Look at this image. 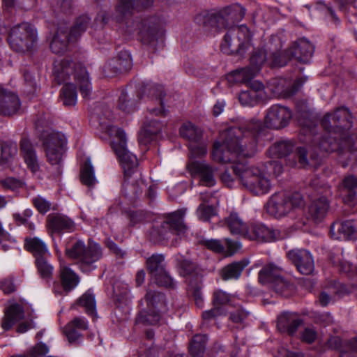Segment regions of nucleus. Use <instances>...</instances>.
<instances>
[{
    "instance_id": "63",
    "label": "nucleus",
    "mask_w": 357,
    "mask_h": 357,
    "mask_svg": "<svg viewBox=\"0 0 357 357\" xmlns=\"http://www.w3.org/2000/svg\"><path fill=\"white\" fill-rule=\"evenodd\" d=\"M24 80L26 86V91L29 93H34L36 87V82L33 75L25 70L23 73Z\"/></svg>"
},
{
    "instance_id": "60",
    "label": "nucleus",
    "mask_w": 357,
    "mask_h": 357,
    "mask_svg": "<svg viewBox=\"0 0 357 357\" xmlns=\"http://www.w3.org/2000/svg\"><path fill=\"white\" fill-rule=\"evenodd\" d=\"M191 158L202 157L206 154V146L204 144L192 143L189 146Z\"/></svg>"
},
{
    "instance_id": "62",
    "label": "nucleus",
    "mask_w": 357,
    "mask_h": 357,
    "mask_svg": "<svg viewBox=\"0 0 357 357\" xmlns=\"http://www.w3.org/2000/svg\"><path fill=\"white\" fill-rule=\"evenodd\" d=\"M49 349L45 344L39 343L32 347L28 354L29 357H45Z\"/></svg>"
},
{
    "instance_id": "1",
    "label": "nucleus",
    "mask_w": 357,
    "mask_h": 357,
    "mask_svg": "<svg viewBox=\"0 0 357 357\" xmlns=\"http://www.w3.org/2000/svg\"><path fill=\"white\" fill-rule=\"evenodd\" d=\"M261 128L260 120L253 119L239 127H230L220 132L221 142L213 144L212 158L221 162H234L220 176L222 182L229 188L234 185L239 176L233 172L234 167L245 163L236 162L237 156L251 157L255 152L257 135Z\"/></svg>"
},
{
    "instance_id": "39",
    "label": "nucleus",
    "mask_w": 357,
    "mask_h": 357,
    "mask_svg": "<svg viewBox=\"0 0 357 357\" xmlns=\"http://www.w3.org/2000/svg\"><path fill=\"white\" fill-rule=\"evenodd\" d=\"M24 318L22 307L18 304L11 305L6 311L1 321V327L4 331H9L13 325Z\"/></svg>"
},
{
    "instance_id": "21",
    "label": "nucleus",
    "mask_w": 357,
    "mask_h": 357,
    "mask_svg": "<svg viewBox=\"0 0 357 357\" xmlns=\"http://www.w3.org/2000/svg\"><path fill=\"white\" fill-rule=\"evenodd\" d=\"M132 66L130 53L126 50H121L117 55L110 59L104 66L107 76H113L118 73L127 72Z\"/></svg>"
},
{
    "instance_id": "43",
    "label": "nucleus",
    "mask_w": 357,
    "mask_h": 357,
    "mask_svg": "<svg viewBox=\"0 0 357 357\" xmlns=\"http://www.w3.org/2000/svg\"><path fill=\"white\" fill-rule=\"evenodd\" d=\"M208 337L206 335L197 334L192 337L189 344V352L193 357H202L205 350Z\"/></svg>"
},
{
    "instance_id": "55",
    "label": "nucleus",
    "mask_w": 357,
    "mask_h": 357,
    "mask_svg": "<svg viewBox=\"0 0 357 357\" xmlns=\"http://www.w3.org/2000/svg\"><path fill=\"white\" fill-rule=\"evenodd\" d=\"M152 278L158 286L164 287L166 288L174 287V282L165 269H164L162 273H159L158 275H155Z\"/></svg>"
},
{
    "instance_id": "26",
    "label": "nucleus",
    "mask_w": 357,
    "mask_h": 357,
    "mask_svg": "<svg viewBox=\"0 0 357 357\" xmlns=\"http://www.w3.org/2000/svg\"><path fill=\"white\" fill-rule=\"evenodd\" d=\"M330 233L331 236L335 239L356 238L357 220L335 222L331 225Z\"/></svg>"
},
{
    "instance_id": "16",
    "label": "nucleus",
    "mask_w": 357,
    "mask_h": 357,
    "mask_svg": "<svg viewBox=\"0 0 357 357\" xmlns=\"http://www.w3.org/2000/svg\"><path fill=\"white\" fill-rule=\"evenodd\" d=\"M186 209L181 208L170 213L161 225V229L157 231L159 234L158 241H163L170 238L171 234L178 236L185 233L187 227L183 222V217Z\"/></svg>"
},
{
    "instance_id": "31",
    "label": "nucleus",
    "mask_w": 357,
    "mask_h": 357,
    "mask_svg": "<svg viewBox=\"0 0 357 357\" xmlns=\"http://www.w3.org/2000/svg\"><path fill=\"white\" fill-rule=\"evenodd\" d=\"M330 204L324 196L314 199L308 208V215L314 222L322 221L326 216Z\"/></svg>"
},
{
    "instance_id": "27",
    "label": "nucleus",
    "mask_w": 357,
    "mask_h": 357,
    "mask_svg": "<svg viewBox=\"0 0 357 357\" xmlns=\"http://www.w3.org/2000/svg\"><path fill=\"white\" fill-rule=\"evenodd\" d=\"M20 107V101L18 96L0 87V114L13 115Z\"/></svg>"
},
{
    "instance_id": "61",
    "label": "nucleus",
    "mask_w": 357,
    "mask_h": 357,
    "mask_svg": "<svg viewBox=\"0 0 357 357\" xmlns=\"http://www.w3.org/2000/svg\"><path fill=\"white\" fill-rule=\"evenodd\" d=\"M189 291H190L192 296L194 298L196 305L198 307H202L203 298L201 293V287L198 284L194 286L192 281H190L189 284Z\"/></svg>"
},
{
    "instance_id": "20",
    "label": "nucleus",
    "mask_w": 357,
    "mask_h": 357,
    "mask_svg": "<svg viewBox=\"0 0 357 357\" xmlns=\"http://www.w3.org/2000/svg\"><path fill=\"white\" fill-rule=\"evenodd\" d=\"M314 46L306 38H302L296 40L282 56H287L288 61L294 58L301 63H307L314 52Z\"/></svg>"
},
{
    "instance_id": "42",
    "label": "nucleus",
    "mask_w": 357,
    "mask_h": 357,
    "mask_svg": "<svg viewBox=\"0 0 357 357\" xmlns=\"http://www.w3.org/2000/svg\"><path fill=\"white\" fill-rule=\"evenodd\" d=\"M149 94L152 97L155 98V100L158 102L159 108L156 107H149L148 110L151 115L162 116H165L167 114V111L164 109L163 98L165 96L163 86L161 85H154L149 89Z\"/></svg>"
},
{
    "instance_id": "49",
    "label": "nucleus",
    "mask_w": 357,
    "mask_h": 357,
    "mask_svg": "<svg viewBox=\"0 0 357 357\" xmlns=\"http://www.w3.org/2000/svg\"><path fill=\"white\" fill-rule=\"evenodd\" d=\"M80 178L82 183L88 187L93 186L96 183L94 169L89 159L86 160L82 167Z\"/></svg>"
},
{
    "instance_id": "18",
    "label": "nucleus",
    "mask_w": 357,
    "mask_h": 357,
    "mask_svg": "<svg viewBox=\"0 0 357 357\" xmlns=\"http://www.w3.org/2000/svg\"><path fill=\"white\" fill-rule=\"evenodd\" d=\"M291 118V111L280 105L270 107L264 116V124L267 128L281 129L287 126Z\"/></svg>"
},
{
    "instance_id": "34",
    "label": "nucleus",
    "mask_w": 357,
    "mask_h": 357,
    "mask_svg": "<svg viewBox=\"0 0 357 357\" xmlns=\"http://www.w3.org/2000/svg\"><path fill=\"white\" fill-rule=\"evenodd\" d=\"M225 224L233 235L247 238L249 227L238 213H232L225 219Z\"/></svg>"
},
{
    "instance_id": "57",
    "label": "nucleus",
    "mask_w": 357,
    "mask_h": 357,
    "mask_svg": "<svg viewBox=\"0 0 357 357\" xmlns=\"http://www.w3.org/2000/svg\"><path fill=\"white\" fill-rule=\"evenodd\" d=\"M349 340H347L344 342L342 341V340L339 337H331L328 340L327 344L328 347L332 349L339 350L340 354L342 351H351V349L347 345V343L349 342Z\"/></svg>"
},
{
    "instance_id": "29",
    "label": "nucleus",
    "mask_w": 357,
    "mask_h": 357,
    "mask_svg": "<svg viewBox=\"0 0 357 357\" xmlns=\"http://www.w3.org/2000/svg\"><path fill=\"white\" fill-rule=\"evenodd\" d=\"M338 139H339L336 136L324 137L319 142V149L325 152H331L335 151L338 146L341 144L342 146L347 148L350 151L357 150V144L353 141V137H344L341 143L337 142Z\"/></svg>"
},
{
    "instance_id": "13",
    "label": "nucleus",
    "mask_w": 357,
    "mask_h": 357,
    "mask_svg": "<svg viewBox=\"0 0 357 357\" xmlns=\"http://www.w3.org/2000/svg\"><path fill=\"white\" fill-rule=\"evenodd\" d=\"M43 146L47 161L52 165H59L64 152L66 140L63 135L55 132H45L42 137Z\"/></svg>"
},
{
    "instance_id": "28",
    "label": "nucleus",
    "mask_w": 357,
    "mask_h": 357,
    "mask_svg": "<svg viewBox=\"0 0 357 357\" xmlns=\"http://www.w3.org/2000/svg\"><path fill=\"white\" fill-rule=\"evenodd\" d=\"M302 322L303 320L296 313L286 312L278 316L277 328L281 333L293 335Z\"/></svg>"
},
{
    "instance_id": "12",
    "label": "nucleus",
    "mask_w": 357,
    "mask_h": 357,
    "mask_svg": "<svg viewBox=\"0 0 357 357\" xmlns=\"http://www.w3.org/2000/svg\"><path fill=\"white\" fill-rule=\"evenodd\" d=\"M145 299L148 309L139 314L137 321L143 324H155L160 321V312L165 307V296L160 292L148 290Z\"/></svg>"
},
{
    "instance_id": "7",
    "label": "nucleus",
    "mask_w": 357,
    "mask_h": 357,
    "mask_svg": "<svg viewBox=\"0 0 357 357\" xmlns=\"http://www.w3.org/2000/svg\"><path fill=\"white\" fill-rule=\"evenodd\" d=\"M233 172L239 176L240 183L255 195L266 194L271 188L270 180L257 167L238 165L234 167Z\"/></svg>"
},
{
    "instance_id": "3",
    "label": "nucleus",
    "mask_w": 357,
    "mask_h": 357,
    "mask_svg": "<svg viewBox=\"0 0 357 357\" xmlns=\"http://www.w3.org/2000/svg\"><path fill=\"white\" fill-rule=\"evenodd\" d=\"M288 59L287 56H282L280 50H257L250 57V66L231 72L227 79L229 82L246 84L256 76L266 62L271 67H282L287 64Z\"/></svg>"
},
{
    "instance_id": "44",
    "label": "nucleus",
    "mask_w": 357,
    "mask_h": 357,
    "mask_svg": "<svg viewBox=\"0 0 357 357\" xmlns=\"http://www.w3.org/2000/svg\"><path fill=\"white\" fill-rule=\"evenodd\" d=\"M182 137L192 143H197L202 138V130L190 122L183 123L179 130Z\"/></svg>"
},
{
    "instance_id": "64",
    "label": "nucleus",
    "mask_w": 357,
    "mask_h": 357,
    "mask_svg": "<svg viewBox=\"0 0 357 357\" xmlns=\"http://www.w3.org/2000/svg\"><path fill=\"white\" fill-rule=\"evenodd\" d=\"M317 337V333L313 328L307 327L301 333L302 341L311 344L315 341Z\"/></svg>"
},
{
    "instance_id": "9",
    "label": "nucleus",
    "mask_w": 357,
    "mask_h": 357,
    "mask_svg": "<svg viewBox=\"0 0 357 357\" xmlns=\"http://www.w3.org/2000/svg\"><path fill=\"white\" fill-rule=\"evenodd\" d=\"M268 153L271 157L287 158L290 166L298 164L301 167H306L310 164L308 151L303 146L296 148L294 143L291 140L276 142L269 148Z\"/></svg>"
},
{
    "instance_id": "48",
    "label": "nucleus",
    "mask_w": 357,
    "mask_h": 357,
    "mask_svg": "<svg viewBox=\"0 0 357 357\" xmlns=\"http://www.w3.org/2000/svg\"><path fill=\"white\" fill-rule=\"evenodd\" d=\"M61 99L66 106H74L77 102L76 87L73 84H66L61 89Z\"/></svg>"
},
{
    "instance_id": "33",
    "label": "nucleus",
    "mask_w": 357,
    "mask_h": 357,
    "mask_svg": "<svg viewBox=\"0 0 357 357\" xmlns=\"http://www.w3.org/2000/svg\"><path fill=\"white\" fill-rule=\"evenodd\" d=\"M87 327V321L84 318L75 317L63 328V333L69 342L73 343L80 338V332Z\"/></svg>"
},
{
    "instance_id": "52",
    "label": "nucleus",
    "mask_w": 357,
    "mask_h": 357,
    "mask_svg": "<svg viewBox=\"0 0 357 357\" xmlns=\"http://www.w3.org/2000/svg\"><path fill=\"white\" fill-rule=\"evenodd\" d=\"M79 303L85 308L86 312L93 315L96 312V303L93 294L86 292L79 299Z\"/></svg>"
},
{
    "instance_id": "45",
    "label": "nucleus",
    "mask_w": 357,
    "mask_h": 357,
    "mask_svg": "<svg viewBox=\"0 0 357 357\" xmlns=\"http://www.w3.org/2000/svg\"><path fill=\"white\" fill-rule=\"evenodd\" d=\"M50 257H40L35 259V264L40 278L48 282L53 275L54 266L49 261Z\"/></svg>"
},
{
    "instance_id": "25",
    "label": "nucleus",
    "mask_w": 357,
    "mask_h": 357,
    "mask_svg": "<svg viewBox=\"0 0 357 357\" xmlns=\"http://www.w3.org/2000/svg\"><path fill=\"white\" fill-rule=\"evenodd\" d=\"M20 151L27 167L33 173L38 172L40 165L36 151L33 144L28 138L23 137L21 139L20 142Z\"/></svg>"
},
{
    "instance_id": "22",
    "label": "nucleus",
    "mask_w": 357,
    "mask_h": 357,
    "mask_svg": "<svg viewBox=\"0 0 357 357\" xmlns=\"http://www.w3.org/2000/svg\"><path fill=\"white\" fill-rule=\"evenodd\" d=\"M284 237V234L278 229L268 228L262 224H255L252 225L251 231L249 230L246 238L261 242H270L280 240Z\"/></svg>"
},
{
    "instance_id": "10",
    "label": "nucleus",
    "mask_w": 357,
    "mask_h": 357,
    "mask_svg": "<svg viewBox=\"0 0 357 357\" xmlns=\"http://www.w3.org/2000/svg\"><path fill=\"white\" fill-rule=\"evenodd\" d=\"M301 195L295 192L291 195L284 192L273 194L266 204L267 212L277 218H281L289 213L293 208L303 206Z\"/></svg>"
},
{
    "instance_id": "5",
    "label": "nucleus",
    "mask_w": 357,
    "mask_h": 357,
    "mask_svg": "<svg viewBox=\"0 0 357 357\" xmlns=\"http://www.w3.org/2000/svg\"><path fill=\"white\" fill-rule=\"evenodd\" d=\"M54 75L59 84L65 82L70 75H74L76 84L84 98H87L91 93V84L86 68L80 63L75 64L68 59L61 60L54 66Z\"/></svg>"
},
{
    "instance_id": "2",
    "label": "nucleus",
    "mask_w": 357,
    "mask_h": 357,
    "mask_svg": "<svg viewBox=\"0 0 357 357\" xmlns=\"http://www.w3.org/2000/svg\"><path fill=\"white\" fill-rule=\"evenodd\" d=\"M109 135L112 137L111 145L124 172L125 181L123 184L122 192L131 204H134L139 195L142 194L145 185L143 181L130 183L128 181L138 165L137 157L127 149L126 137L124 131L116 126H109Z\"/></svg>"
},
{
    "instance_id": "11",
    "label": "nucleus",
    "mask_w": 357,
    "mask_h": 357,
    "mask_svg": "<svg viewBox=\"0 0 357 357\" xmlns=\"http://www.w3.org/2000/svg\"><path fill=\"white\" fill-rule=\"evenodd\" d=\"M8 41L10 47L18 52L31 50L37 41V31L29 23L24 22L11 28Z\"/></svg>"
},
{
    "instance_id": "46",
    "label": "nucleus",
    "mask_w": 357,
    "mask_h": 357,
    "mask_svg": "<svg viewBox=\"0 0 357 357\" xmlns=\"http://www.w3.org/2000/svg\"><path fill=\"white\" fill-rule=\"evenodd\" d=\"M140 99L141 96L139 93L135 98L133 95L132 97H130L128 92L123 91L119 98L118 106L122 111L130 112L135 109Z\"/></svg>"
},
{
    "instance_id": "32",
    "label": "nucleus",
    "mask_w": 357,
    "mask_h": 357,
    "mask_svg": "<svg viewBox=\"0 0 357 357\" xmlns=\"http://www.w3.org/2000/svg\"><path fill=\"white\" fill-rule=\"evenodd\" d=\"M161 129L162 123L160 121L147 118L139 134V143L144 145L150 143L154 137L160 132Z\"/></svg>"
},
{
    "instance_id": "35",
    "label": "nucleus",
    "mask_w": 357,
    "mask_h": 357,
    "mask_svg": "<svg viewBox=\"0 0 357 357\" xmlns=\"http://www.w3.org/2000/svg\"><path fill=\"white\" fill-rule=\"evenodd\" d=\"M73 40H75L70 38L68 29L59 26L51 42L50 48L54 54H62L66 51L68 43Z\"/></svg>"
},
{
    "instance_id": "59",
    "label": "nucleus",
    "mask_w": 357,
    "mask_h": 357,
    "mask_svg": "<svg viewBox=\"0 0 357 357\" xmlns=\"http://www.w3.org/2000/svg\"><path fill=\"white\" fill-rule=\"evenodd\" d=\"M32 202L40 213H46L51 208V203L40 196L33 198Z\"/></svg>"
},
{
    "instance_id": "41",
    "label": "nucleus",
    "mask_w": 357,
    "mask_h": 357,
    "mask_svg": "<svg viewBox=\"0 0 357 357\" xmlns=\"http://www.w3.org/2000/svg\"><path fill=\"white\" fill-rule=\"evenodd\" d=\"M24 246L26 250L33 254L36 259L40 257H50L46 244L38 238H26Z\"/></svg>"
},
{
    "instance_id": "53",
    "label": "nucleus",
    "mask_w": 357,
    "mask_h": 357,
    "mask_svg": "<svg viewBox=\"0 0 357 357\" xmlns=\"http://www.w3.org/2000/svg\"><path fill=\"white\" fill-rule=\"evenodd\" d=\"M238 100L241 104L243 106H253L260 99L257 97L256 92L248 89L247 91H242L239 94Z\"/></svg>"
},
{
    "instance_id": "56",
    "label": "nucleus",
    "mask_w": 357,
    "mask_h": 357,
    "mask_svg": "<svg viewBox=\"0 0 357 357\" xmlns=\"http://www.w3.org/2000/svg\"><path fill=\"white\" fill-rule=\"evenodd\" d=\"M198 218L202 221H208L213 216L215 215V208L212 206H206L201 204L196 211Z\"/></svg>"
},
{
    "instance_id": "30",
    "label": "nucleus",
    "mask_w": 357,
    "mask_h": 357,
    "mask_svg": "<svg viewBox=\"0 0 357 357\" xmlns=\"http://www.w3.org/2000/svg\"><path fill=\"white\" fill-rule=\"evenodd\" d=\"M48 227L53 232H71L75 229L73 221L61 214H50L47 217Z\"/></svg>"
},
{
    "instance_id": "36",
    "label": "nucleus",
    "mask_w": 357,
    "mask_h": 357,
    "mask_svg": "<svg viewBox=\"0 0 357 357\" xmlns=\"http://www.w3.org/2000/svg\"><path fill=\"white\" fill-rule=\"evenodd\" d=\"M59 278L61 287L63 291L67 293L74 289L79 282V275L70 268L66 266L60 267Z\"/></svg>"
},
{
    "instance_id": "8",
    "label": "nucleus",
    "mask_w": 357,
    "mask_h": 357,
    "mask_svg": "<svg viewBox=\"0 0 357 357\" xmlns=\"http://www.w3.org/2000/svg\"><path fill=\"white\" fill-rule=\"evenodd\" d=\"M220 48L227 54L243 56L250 46L251 33L245 25L227 28Z\"/></svg>"
},
{
    "instance_id": "58",
    "label": "nucleus",
    "mask_w": 357,
    "mask_h": 357,
    "mask_svg": "<svg viewBox=\"0 0 357 357\" xmlns=\"http://www.w3.org/2000/svg\"><path fill=\"white\" fill-rule=\"evenodd\" d=\"M31 209H26L22 213H14L13 218L17 225H28L30 229H33V224L29 222V218L32 215Z\"/></svg>"
},
{
    "instance_id": "17",
    "label": "nucleus",
    "mask_w": 357,
    "mask_h": 357,
    "mask_svg": "<svg viewBox=\"0 0 357 357\" xmlns=\"http://www.w3.org/2000/svg\"><path fill=\"white\" fill-rule=\"evenodd\" d=\"M282 268L269 264L265 266L259 273V281L263 284H268L279 294H283L288 287L289 283L282 275Z\"/></svg>"
},
{
    "instance_id": "19",
    "label": "nucleus",
    "mask_w": 357,
    "mask_h": 357,
    "mask_svg": "<svg viewBox=\"0 0 357 357\" xmlns=\"http://www.w3.org/2000/svg\"><path fill=\"white\" fill-rule=\"evenodd\" d=\"M289 260L297 270L303 275L311 274L314 269V261L312 254L307 250L295 249L287 252Z\"/></svg>"
},
{
    "instance_id": "24",
    "label": "nucleus",
    "mask_w": 357,
    "mask_h": 357,
    "mask_svg": "<svg viewBox=\"0 0 357 357\" xmlns=\"http://www.w3.org/2000/svg\"><path fill=\"white\" fill-rule=\"evenodd\" d=\"M190 172L193 175H199L200 183L205 186H213L215 183L213 170L208 164L196 160H192L188 164Z\"/></svg>"
},
{
    "instance_id": "37",
    "label": "nucleus",
    "mask_w": 357,
    "mask_h": 357,
    "mask_svg": "<svg viewBox=\"0 0 357 357\" xmlns=\"http://www.w3.org/2000/svg\"><path fill=\"white\" fill-rule=\"evenodd\" d=\"M1 151L0 171L10 167L17 153V143L11 140L2 142L1 143Z\"/></svg>"
},
{
    "instance_id": "50",
    "label": "nucleus",
    "mask_w": 357,
    "mask_h": 357,
    "mask_svg": "<svg viewBox=\"0 0 357 357\" xmlns=\"http://www.w3.org/2000/svg\"><path fill=\"white\" fill-rule=\"evenodd\" d=\"M137 11L135 0H119L116 6V12L121 17H128Z\"/></svg>"
},
{
    "instance_id": "51",
    "label": "nucleus",
    "mask_w": 357,
    "mask_h": 357,
    "mask_svg": "<svg viewBox=\"0 0 357 357\" xmlns=\"http://www.w3.org/2000/svg\"><path fill=\"white\" fill-rule=\"evenodd\" d=\"M89 22L90 18L87 15L79 16L76 20L75 24L70 29V31H68L70 38L75 40H77V38L86 30Z\"/></svg>"
},
{
    "instance_id": "14",
    "label": "nucleus",
    "mask_w": 357,
    "mask_h": 357,
    "mask_svg": "<svg viewBox=\"0 0 357 357\" xmlns=\"http://www.w3.org/2000/svg\"><path fill=\"white\" fill-rule=\"evenodd\" d=\"M351 116L349 111L345 107L337 108L333 114H327L321 121V126L328 131L329 135L344 134V131L349 129L351 125Z\"/></svg>"
},
{
    "instance_id": "4",
    "label": "nucleus",
    "mask_w": 357,
    "mask_h": 357,
    "mask_svg": "<svg viewBox=\"0 0 357 357\" xmlns=\"http://www.w3.org/2000/svg\"><path fill=\"white\" fill-rule=\"evenodd\" d=\"M245 15V9L241 5L236 3L216 13L197 15L195 21L206 30H220L234 27V24L241 20Z\"/></svg>"
},
{
    "instance_id": "47",
    "label": "nucleus",
    "mask_w": 357,
    "mask_h": 357,
    "mask_svg": "<svg viewBox=\"0 0 357 357\" xmlns=\"http://www.w3.org/2000/svg\"><path fill=\"white\" fill-rule=\"evenodd\" d=\"M164 260V256L159 254L153 255L147 259V268L152 278L158 275L159 273H162L165 269Z\"/></svg>"
},
{
    "instance_id": "54",
    "label": "nucleus",
    "mask_w": 357,
    "mask_h": 357,
    "mask_svg": "<svg viewBox=\"0 0 357 357\" xmlns=\"http://www.w3.org/2000/svg\"><path fill=\"white\" fill-rule=\"evenodd\" d=\"M249 314V312L240 307L230 313L229 319L233 323L239 324L242 327H244L245 321L248 319Z\"/></svg>"
},
{
    "instance_id": "15",
    "label": "nucleus",
    "mask_w": 357,
    "mask_h": 357,
    "mask_svg": "<svg viewBox=\"0 0 357 357\" xmlns=\"http://www.w3.org/2000/svg\"><path fill=\"white\" fill-rule=\"evenodd\" d=\"M156 21L154 17L143 20L139 31L142 43L153 50H155L157 46L162 45L163 43L164 29Z\"/></svg>"
},
{
    "instance_id": "6",
    "label": "nucleus",
    "mask_w": 357,
    "mask_h": 357,
    "mask_svg": "<svg viewBox=\"0 0 357 357\" xmlns=\"http://www.w3.org/2000/svg\"><path fill=\"white\" fill-rule=\"evenodd\" d=\"M66 253L68 257L76 261L79 269L84 273H89L96 268V263L102 257L100 245L89 241L86 245L82 241H77Z\"/></svg>"
},
{
    "instance_id": "38",
    "label": "nucleus",
    "mask_w": 357,
    "mask_h": 357,
    "mask_svg": "<svg viewBox=\"0 0 357 357\" xmlns=\"http://www.w3.org/2000/svg\"><path fill=\"white\" fill-rule=\"evenodd\" d=\"M357 178L353 175L346 176L342 183L339 185L338 190L345 203L352 202L356 195Z\"/></svg>"
},
{
    "instance_id": "23",
    "label": "nucleus",
    "mask_w": 357,
    "mask_h": 357,
    "mask_svg": "<svg viewBox=\"0 0 357 357\" xmlns=\"http://www.w3.org/2000/svg\"><path fill=\"white\" fill-rule=\"evenodd\" d=\"M234 301V296L221 290H215L213 294V303L214 307L210 310L205 311L202 313V317L204 319H210L216 317L223 313L221 306L227 304L232 305Z\"/></svg>"
},
{
    "instance_id": "40",
    "label": "nucleus",
    "mask_w": 357,
    "mask_h": 357,
    "mask_svg": "<svg viewBox=\"0 0 357 357\" xmlns=\"http://www.w3.org/2000/svg\"><path fill=\"white\" fill-rule=\"evenodd\" d=\"M248 264L249 261L247 259H243L225 266L220 271L221 278L223 280H236L239 278L243 271Z\"/></svg>"
}]
</instances>
